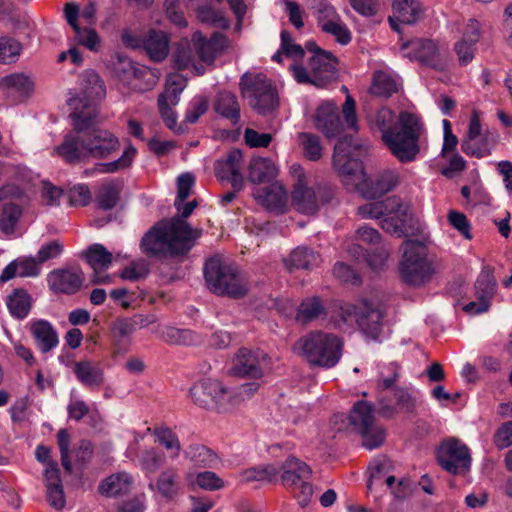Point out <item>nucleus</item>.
<instances>
[{
    "instance_id": "c85d7f7f",
    "label": "nucleus",
    "mask_w": 512,
    "mask_h": 512,
    "mask_svg": "<svg viewBox=\"0 0 512 512\" xmlns=\"http://www.w3.org/2000/svg\"><path fill=\"white\" fill-rule=\"evenodd\" d=\"M30 333L36 347L42 353H48L59 344V336L53 325L47 320H35L30 323Z\"/></svg>"
},
{
    "instance_id": "a18cd8bd",
    "label": "nucleus",
    "mask_w": 512,
    "mask_h": 512,
    "mask_svg": "<svg viewBox=\"0 0 512 512\" xmlns=\"http://www.w3.org/2000/svg\"><path fill=\"white\" fill-rule=\"evenodd\" d=\"M185 456L196 467H213L217 463V456L214 452L202 445H190L185 450Z\"/></svg>"
},
{
    "instance_id": "6e6552de",
    "label": "nucleus",
    "mask_w": 512,
    "mask_h": 512,
    "mask_svg": "<svg viewBox=\"0 0 512 512\" xmlns=\"http://www.w3.org/2000/svg\"><path fill=\"white\" fill-rule=\"evenodd\" d=\"M242 97L259 115L272 113L279 105L276 87L262 73H244L239 82Z\"/></svg>"
},
{
    "instance_id": "864d4df0",
    "label": "nucleus",
    "mask_w": 512,
    "mask_h": 512,
    "mask_svg": "<svg viewBox=\"0 0 512 512\" xmlns=\"http://www.w3.org/2000/svg\"><path fill=\"white\" fill-rule=\"evenodd\" d=\"M197 18L202 23H207L217 28L226 29L229 27V20L219 10L208 5H203L196 10Z\"/></svg>"
},
{
    "instance_id": "aec40b11",
    "label": "nucleus",
    "mask_w": 512,
    "mask_h": 512,
    "mask_svg": "<svg viewBox=\"0 0 512 512\" xmlns=\"http://www.w3.org/2000/svg\"><path fill=\"white\" fill-rule=\"evenodd\" d=\"M496 292V280L493 270L485 267L480 272L475 282V296L477 301L465 305L464 310L471 314L486 312L490 307L491 299Z\"/></svg>"
},
{
    "instance_id": "c9c22d12",
    "label": "nucleus",
    "mask_w": 512,
    "mask_h": 512,
    "mask_svg": "<svg viewBox=\"0 0 512 512\" xmlns=\"http://www.w3.org/2000/svg\"><path fill=\"white\" fill-rule=\"evenodd\" d=\"M133 477L127 472H119L107 477L99 487L101 494L112 497L125 495L130 492Z\"/></svg>"
},
{
    "instance_id": "e2e57ef3",
    "label": "nucleus",
    "mask_w": 512,
    "mask_h": 512,
    "mask_svg": "<svg viewBox=\"0 0 512 512\" xmlns=\"http://www.w3.org/2000/svg\"><path fill=\"white\" fill-rule=\"evenodd\" d=\"M322 31L335 37L341 45H347L351 41V32L339 17L338 20L325 23Z\"/></svg>"
},
{
    "instance_id": "9d476101",
    "label": "nucleus",
    "mask_w": 512,
    "mask_h": 512,
    "mask_svg": "<svg viewBox=\"0 0 512 512\" xmlns=\"http://www.w3.org/2000/svg\"><path fill=\"white\" fill-rule=\"evenodd\" d=\"M337 64L338 60L331 52H320L310 57L308 68L293 64L290 70L298 83L324 87L337 78Z\"/></svg>"
},
{
    "instance_id": "ddd939ff",
    "label": "nucleus",
    "mask_w": 512,
    "mask_h": 512,
    "mask_svg": "<svg viewBox=\"0 0 512 512\" xmlns=\"http://www.w3.org/2000/svg\"><path fill=\"white\" fill-rule=\"evenodd\" d=\"M339 317L346 324L356 322L363 333L372 339H377L382 329V310L367 300L361 301L358 305L345 304L341 306Z\"/></svg>"
},
{
    "instance_id": "a19ab883",
    "label": "nucleus",
    "mask_w": 512,
    "mask_h": 512,
    "mask_svg": "<svg viewBox=\"0 0 512 512\" xmlns=\"http://www.w3.org/2000/svg\"><path fill=\"white\" fill-rule=\"evenodd\" d=\"M326 308L319 297L304 299L298 307L296 320L301 324H308L326 315Z\"/></svg>"
},
{
    "instance_id": "13d9d810",
    "label": "nucleus",
    "mask_w": 512,
    "mask_h": 512,
    "mask_svg": "<svg viewBox=\"0 0 512 512\" xmlns=\"http://www.w3.org/2000/svg\"><path fill=\"white\" fill-rule=\"evenodd\" d=\"M173 62L177 69H187L193 62L194 54L188 41H181L176 44L173 52Z\"/></svg>"
},
{
    "instance_id": "4d7b16f0",
    "label": "nucleus",
    "mask_w": 512,
    "mask_h": 512,
    "mask_svg": "<svg viewBox=\"0 0 512 512\" xmlns=\"http://www.w3.org/2000/svg\"><path fill=\"white\" fill-rule=\"evenodd\" d=\"M393 202L388 201V198L383 201L366 203L358 207V214L363 218L383 219L387 216V209H392L390 206Z\"/></svg>"
},
{
    "instance_id": "0e129e2a",
    "label": "nucleus",
    "mask_w": 512,
    "mask_h": 512,
    "mask_svg": "<svg viewBox=\"0 0 512 512\" xmlns=\"http://www.w3.org/2000/svg\"><path fill=\"white\" fill-rule=\"evenodd\" d=\"M157 441L172 452V457L179 455L181 445L177 435L169 428H160L155 430Z\"/></svg>"
},
{
    "instance_id": "5fc2aeb1",
    "label": "nucleus",
    "mask_w": 512,
    "mask_h": 512,
    "mask_svg": "<svg viewBox=\"0 0 512 512\" xmlns=\"http://www.w3.org/2000/svg\"><path fill=\"white\" fill-rule=\"evenodd\" d=\"M298 137L304 156L307 159L317 161L322 157V146L317 135L301 132Z\"/></svg>"
},
{
    "instance_id": "f03ea898",
    "label": "nucleus",
    "mask_w": 512,
    "mask_h": 512,
    "mask_svg": "<svg viewBox=\"0 0 512 512\" xmlns=\"http://www.w3.org/2000/svg\"><path fill=\"white\" fill-rule=\"evenodd\" d=\"M373 129L382 132V141L401 162H410L420 151L419 138L423 129L420 118L408 111L394 112L386 107L377 110L369 119Z\"/></svg>"
},
{
    "instance_id": "58836bf2",
    "label": "nucleus",
    "mask_w": 512,
    "mask_h": 512,
    "mask_svg": "<svg viewBox=\"0 0 512 512\" xmlns=\"http://www.w3.org/2000/svg\"><path fill=\"white\" fill-rule=\"evenodd\" d=\"M159 337L169 345H194L199 342V337L190 329H179L165 326L157 331Z\"/></svg>"
},
{
    "instance_id": "f704fd0d",
    "label": "nucleus",
    "mask_w": 512,
    "mask_h": 512,
    "mask_svg": "<svg viewBox=\"0 0 512 512\" xmlns=\"http://www.w3.org/2000/svg\"><path fill=\"white\" fill-rule=\"evenodd\" d=\"M169 42L165 32L152 29L145 35L144 51L151 60L160 62L169 53Z\"/></svg>"
},
{
    "instance_id": "412c9836",
    "label": "nucleus",
    "mask_w": 512,
    "mask_h": 512,
    "mask_svg": "<svg viewBox=\"0 0 512 512\" xmlns=\"http://www.w3.org/2000/svg\"><path fill=\"white\" fill-rule=\"evenodd\" d=\"M266 354L260 350L241 348L232 360L231 374L239 377L260 378L263 375L262 362Z\"/></svg>"
},
{
    "instance_id": "a878e982",
    "label": "nucleus",
    "mask_w": 512,
    "mask_h": 512,
    "mask_svg": "<svg viewBox=\"0 0 512 512\" xmlns=\"http://www.w3.org/2000/svg\"><path fill=\"white\" fill-rule=\"evenodd\" d=\"M314 123L327 138H335L342 132L337 106L331 102H324L317 108Z\"/></svg>"
},
{
    "instance_id": "2f4dec72",
    "label": "nucleus",
    "mask_w": 512,
    "mask_h": 512,
    "mask_svg": "<svg viewBox=\"0 0 512 512\" xmlns=\"http://www.w3.org/2000/svg\"><path fill=\"white\" fill-rule=\"evenodd\" d=\"M73 371L77 380L90 389H98L105 382L103 369L92 361L84 360L76 362Z\"/></svg>"
},
{
    "instance_id": "1a4fd4ad",
    "label": "nucleus",
    "mask_w": 512,
    "mask_h": 512,
    "mask_svg": "<svg viewBox=\"0 0 512 512\" xmlns=\"http://www.w3.org/2000/svg\"><path fill=\"white\" fill-rule=\"evenodd\" d=\"M281 482L297 499L300 506H307L313 496V485L309 482L312 469L305 462L289 456L281 465Z\"/></svg>"
},
{
    "instance_id": "9b49d317",
    "label": "nucleus",
    "mask_w": 512,
    "mask_h": 512,
    "mask_svg": "<svg viewBox=\"0 0 512 512\" xmlns=\"http://www.w3.org/2000/svg\"><path fill=\"white\" fill-rule=\"evenodd\" d=\"M348 419L353 431L361 436L363 447L373 450L384 443L385 430L376 424L371 403L357 401L350 410Z\"/></svg>"
},
{
    "instance_id": "603ef678",
    "label": "nucleus",
    "mask_w": 512,
    "mask_h": 512,
    "mask_svg": "<svg viewBox=\"0 0 512 512\" xmlns=\"http://www.w3.org/2000/svg\"><path fill=\"white\" fill-rule=\"evenodd\" d=\"M186 78L178 73L167 76L165 90L160 95L169 98L172 105H177L180 100V94L186 87Z\"/></svg>"
},
{
    "instance_id": "e433bc0d",
    "label": "nucleus",
    "mask_w": 512,
    "mask_h": 512,
    "mask_svg": "<svg viewBox=\"0 0 512 512\" xmlns=\"http://www.w3.org/2000/svg\"><path fill=\"white\" fill-rule=\"evenodd\" d=\"M277 176V168L268 158H254L248 167V179L252 183H264Z\"/></svg>"
},
{
    "instance_id": "49530a36",
    "label": "nucleus",
    "mask_w": 512,
    "mask_h": 512,
    "mask_svg": "<svg viewBox=\"0 0 512 512\" xmlns=\"http://www.w3.org/2000/svg\"><path fill=\"white\" fill-rule=\"evenodd\" d=\"M308 5L321 29L325 23L338 20L339 18L336 9L327 0H309Z\"/></svg>"
},
{
    "instance_id": "5701e85b",
    "label": "nucleus",
    "mask_w": 512,
    "mask_h": 512,
    "mask_svg": "<svg viewBox=\"0 0 512 512\" xmlns=\"http://www.w3.org/2000/svg\"><path fill=\"white\" fill-rule=\"evenodd\" d=\"M393 16L388 21L393 30L400 32L399 23L415 24L423 19L425 8L420 0H393Z\"/></svg>"
},
{
    "instance_id": "7c9ffc66",
    "label": "nucleus",
    "mask_w": 512,
    "mask_h": 512,
    "mask_svg": "<svg viewBox=\"0 0 512 512\" xmlns=\"http://www.w3.org/2000/svg\"><path fill=\"white\" fill-rule=\"evenodd\" d=\"M255 200L268 210L284 212L287 204V193L280 183H273L253 192Z\"/></svg>"
},
{
    "instance_id": "39448f33",
    "label": "nucleus",
    "mask_w": 512,
    "mask_h": 512,
    "mask_svg": "<svg viewBox=\"0 0 512 512\" xmlns=\"http://www.w3.org/2000/svg\"><path fill=\"white\" fill-rule=\"evenodd\" d=\"M204 278L209 291L218 296L241 299L249 292L246 277L236 266L218 256L205 262Z\"/></svg>"
},
{
    "instance_id": "79ce46f5",
    "label": "nucleus",
    "mask_w": 512,
    "mask_h": 512,
    "mask_svg": "<svg viewBox=\"0 0 512 512\" xmlns=\"http://www.w3.org/2000/svg\"><path fill=\"white\" fill-rule=\"evenodd\" d=\"M122 185L117 181H109L101 185L95 201L97 206L102 210H111L119 202Z\"/></svg>"
},
{
    "instance_id": "09e8293b",
    "label": "nucleus",
    "mask_w": 512,
    "mask_h": 512,
    "mask_svg": "<svg viewBox=\"0 0 512 512\" xmlns=\"http://www.w3.org/2000/svg\"><path fill=\"white\" fill-rule=\"evenodd\" d=\"M483 135L484 134L481 133V124H480L479 115L476 111H473L472 116L470 118L467 135L461 143V150L464 153H473L474 152L475 154H478V155H481V153H479V152H482V153L487 152V149H477L476 151L473 149L474 148L473 139L479 138L480 136H483Z\"/></svg>"
},
{
    "instance_id": "dca6fc26",
    "label": "nucleus",
    "mask_w": 512,
    "mask_h": 512,
    "mask_svg": "<svg viewBox=\"0 0 512 512\" xmlns=\"http://www.w3.org/2000/svg\"><path fill=\"white\" fill-rule=\"evenodd\" d=\"M401 51L410 60H416L423 65L436 70H444L446 61L441 56L436 43L430 39H413L402 43Z\"/></svg>"
},
{
    "instance_id": "6ab92c4d",
    "label": "nucleus",
    "mask_w": 512,
    "mask_h": 512,
    "mask_svg": "<svg viewBox=\"0 0 512 512\" xmlns=\"http://www.w3.org/2000/svg\"><path fill=\"white\" fill-rule=\"evenodd\" d=\"M64 17L74 31V40L78 45L92 52L100 50L102 40L97 31L91 26L81 27L79 25V6L76 3L65 4Z\"/></svg>"
},
{
    "instance_id": "338daca9",
    "label": "nucleus",
    "mask_w": 512,
    "mask_h": 512,
    "mask_svg": "<svg viewBox=\"0 0 512 512\" xmlns=\"http://www.w3.org/2000/svg\"><path fill=\"white\" fill-rule=\"evenodd\" d=\"M259 388L257 382H249L240 385L235 389H229V405L230 409L238 405L241 401L251 397Z\"/></svg>"
},
{
    "instance_id": "6e6d98bb",
    "label": "nucleus",
    "mask_w": 512,
    "mask_h": 512,
    "mask_svg": "<svg viewBox=\"0 0 512 512\" xmlns=\"http://www.w3.org/2000/svg\"><path fill=\"white\" fill-rule=\"evenodd\" d=\"M390 468V462L388 459H377L370 466L371 474L367 483V490L373 491L374 486H383L386 478V473Z\"/></svg>"
},
{
    "instance_id": "4c0bfd02",
    "label": "nucleus",
    "mask_w": 512,
    "mask_h": 512,
    "mask_svg": "<svg viewBox=\"0 0 512 512\" xmlns=\"http://www.w3.org/2000/svg\"><path fill=\"white\" fill-rule=\"evenodd\" d=\"M287 269H310L319 263V255L307 247H298L284 260Z\"/></svg>"
},
{
    "instance_id": "4be33fe9",
    "label": "nucleus",
    "mask_w": 512,
    "mask_h": 512,
    "mask_svg": "<svg viewBox=\"0 0 512 512\" xmlns=\"http://www.w3.org/2000/svg\"><path fill=\"white\" fill-rule=\"evenodd\" d=\"M84 273L79 267L55 269L48 274L47 282L55 293L75 294L84 282Z\"/></svg>"
},
{
    "instance_id": "052dcab7",
    "label": "nucleus",
    "mask_w": 512,
    "mask_h": 512,
    "mask_svg": "<svg viewBox=\"0 0 512 512\" xmlns=\"http://www.w3.org/2000/svg\"><path fill=\"white\" fill-rule=\"evenodd\" d=\"M21 44L12 38H0V62L4 64L12 63L19 56Z\"/></svg>"
},
{
    "instance_id": "ea45409f",
    "label": "nucleus",
    "mask_w": 512,
    "mask_h": 512,
    "mask_svg": "<svg viewBox=\"0 0 512 512\" xmlns=\"http://www.w3.org/2000/svg\"><path fill=\"white\" fill-rule=\"evenodd\" d=\"M10 314L16 319H24L28 316L31 306V296L25 289H15L6 301Z\"/></svg>"
},
{
    "instance_id": "b1692460",
    "label": "nucleus",
    "mask_w": 512,
    "mask_h": 512,
    "mask_svg": "<svg viewBox=\"0 0 512 512\" xmlns=\"http://www.w3.org/2000/svg\"><path fill=\"white\" fill-rule=\"evenodd\" d=\"M81 257L93 269V284H106L110 282V276H103L101 273L109 268L113 255L103 245L97 243L90 245L86 251L82 252Z\"/></svg>"
},
{
    "instance_id": "7ed1b4c3",
    "label": "nucleus",
    "mask_w": 512,
    "mask_h": 512,
    "mask_svg": "<svg viewBox=\"0 0 512 512\" xmlns=\"http://www.w3.org/2000/svg\"><path fill=\"white\" fill-rule=\"evenodd\" d=\"M120 149L119 139L106 129H89L77 134H67L55 147L56 154L68 164H78L89 159H105Z\"/></svg>"
},
{
    "instance_id": "72a5a7b5",
    "label": "nucleus",
    "mask_w": 512,
    "mask_h": 512,
    "mask_svg": "<svg viewBox=\"0 0 512 512\" xmlns=\"http://www.w3.org/2000/svg\"><path fill=\"white\" fill-rule=\"evenodd\" d=\"M214 110L227 119L233 126L240 122V104L235 94L221 91L214 101Z\"/></svg>"
},
{
    "instance_id": "cd10ccee",
    "label": "nucleus",
    "mask_w": 512,
    "mask_h": 512,
    "mask_svg": "<svg viewBox=\"0 0 512 512\" xmlns=\"http://www.w3.org/2000/svg\"><path fill=\"white\" fill-rule=\"evenodd\" d=\"M44 480L49 505L56 510L63 509L66 501L60 470L56 461L48 462V466L44 470Z\"/></svg>"
},
{
    "instance_id": "774afa93",
    "label": "nucleus",
    "mask_w": 512,
    "mask_h": 512,
    "mask_svg": "<svg viewBox=\"0 0 512 512\" xmlns=\"http://www.w3.org/2000/svg\"><path fill=\"white\" fill-rule=\"evenodd\" d=\"M18 267L19 277H36L41 270V263L38 258L24 257L15 260Z\"/></svg>"
},
{
    "instance_id": "3c124183",
    "label": "nucleus",
    "mask_w": 512,
    "mask_h": 512,
    "mask_svg": "<svg viewBox=\"0 0 512 512\" xmlns=\"http://www.w3.org/2000/svg\"><path fill=\"white\" fill-rule=\"evenodd\" d=\"M21 215L22 209L19 205L14 203L5 204L0 215V228L2 232L7 235L12 234Z\"/></svg>"
},
{
    "instance_id": "de8ad7c7",
    "label": "nucleus",
    "mask_w": 512,
    "mask_h": 512,
    "mask_svg": "<svg viewBox=\"0 0 512 512\" xmlns=\"http://www.w3.org/2000/svg\"><path fill=\"white\" fill-rule=\"evenodd\" d=\"M135 155L136 149L133 146H129L117 160L107 163H98L93 170L105 174L126 169L131 165Z\"/></svg>"
},
{
    "instance_id": "423d86ee",
    "label": "nucleus",
    "mask_w": 512,
    "mask_h": 512,
    "mask_svg": "<svg viewBox=\"0 0 512 512\" xmlns=\"http://www.w3.org/2000/svg\"><path fill=\"white\" fill-rule=\"evenodd\" d=\"M302 357L311 365L334 367L341 359L343 343L331 333L310 332L298 341Z\"/></svg>"
},
{
    "instance_id": "f257e3e1",
    "label": "nucleus",
    "mask_w": 512,
    "mask_h": 512,
    "mask_svg": "<svg viewBox=\"0 0 512 512\" xmlns=\"http://www.w3.org/2000/svg\"><path fill=\"white\" fill-rule=\"evenodd\" d=\"M198 203H181V215L165 219L154 225L141 239L142 252L149 257L177 258L186 255L202 235V229L193 228L185 220Z\"/></svg>"
},
{
    "instance_id": "393cba45",
    "label": "nucleus",
    "mask_w": 512,
    "mask_h": 512,
    "mask_svg": "<svg viewBox=\"0 0 512 512\" xmlns=\"http://www.w3.org/2000/svg\"><path fill=\"white\" fill-rule=\"evenodd\" d=\"M395 405L385 397L379 399V414L385 418H393L399 411L413 413L416 407V399L404 387H395L392 391Z\"/></svg>"
},
{
    "instance_id": "20e7f679",
    "label": "nucleus",
    "mask_w": 512,
    "mask_h": 512,
    "mask_svg": "<svg viewBox=\"0 0 512 512\" xmlns=\"http://www.w3.org/2000/svg\"><path fill=\"white\" fill-rule=\"evenodd\" d=\"M80 92L71 94L67 104L72 109L70 118L76 132H83L98 123L96 101L105 95V86L93 70H85L79 77Z\"/></svg>"
},
{
    "instance_id": "bb28decb",
    "label": "nucleus",
    "mask_w": 512,
    "mask_h": 512,
    "mask_svg": "<svg viewBox=\"0 0 512 512\" xmlns=\"http://www.w3.org/2000/svg\"><path fill=\"white\" fill-rule=\"evenodd\" d=\"M397 182V175L387 171L380 174L375 179H366L364 177L361 182L355 184V188L364 198L376 199L391 191L397 185Z\"/></svg>"
},
{
    "instance_id": "a211bd4d",
    "label": "nucleus",
    "mask_w": 512,
    "mask_h": 512,
    "mask_svg": "<svg viewBox=\"0 0 512 512\" xmlns=\"http://www.w3.org/2000/svg\"><path fill=\"white\" fill-rule=\"evenodd\" d=\"M388 201L393 202L390 205L392 209H387V216L380 222L381 228L398 237L407 235L408 231L414 228L410 206L396 197L388 198Z\"/></svg>"
},
{
    "instance_id": "f3484780",
    "label": "nucleus",
    "mask_w": 512,
    "mask_h": 512,
    "mask_svg": "<svg viewBox=\"0 0 512 512\" xmlns=\"http://www.w3.org/2000/svg\"><path fill=\"white\" fill-rule=\"evenodd\" d=\"M352 137L344 136L338 140L334 147L333 166L338 173L353 180V185L361 182L365 177L362 163L350 157Z\"/></svg>"
},
{
    "instance_id": "8fccbe9b",
    "label": "nucleus",
    "mask_w": 512,
    "mask_h": 512,
    "mask_svg": "<svg viewBox=\"0 0 512 512\" xmlns=\"http://www.w3.org/2000/svg\"><path fill=\"white\" fill-rule=\"evenodd\" d=\"M397 91V84L388 74L379 71L374 74L370 92L380 97H389Z\"/></svg>"
},
{
    "instance_id": "f8f14e48",
    "label": "nucleus",
    "mask_w": 512,
    "mask_h": 512,
    "mask_svg": "<svg viewBox=\"0 0 512 512\" xmlns=\"http://www.w3.org/2000/svg\"><path fill=\"white\" fill-rule=\"evenodd\" d=\"M400 273L402 280L411 286H420L430 280L434 269L421 244L413 241L404 244Z\"/></svg>"
},
{
    "instance_id": "680f3d73",
    "label": "nucleus",
    "mask_w": 512,
    "mask_h": 512,
    "mask_svg": "<svg viewBox=\"0 0 512 512\" xmlns=\"http://www.w3.org/2000/svg\"><path fill=\"white\" fill-rule=\"evenodd\" d=\"M194 182L195 177L192 173L187 172L178 176L177 197L174 202V206L178 211L181 210V203L184 202L189 197Z\"/></svg>"
},
{
    "instance_id": "0eeeda50",
    "label": "nucleus",
    "mask_w": 512,
    "mask_h": 512,
    "mask_svg": "<svg viewBox=\"0 0 512 512\" xmlns=\"http://www.w3.org/2000/svg\"><path fill=\"white\" fill-rule=\"evenodd\" d=\"M291 171L295 183L291 193V202L295 210L302 214L313 215L320 206L331 202L334 197V189L329 184H318L309 187L303 168L300 165H292Z\"/></svg>"
},
{
    "instance_id": "37998d69",
    "label": "nucleus",
    "mask_w": 512,
    "mask_h": 512,
    "mask_svg": "<svg viewBox=\"0 0 512 512\" xmlns=\"http://www.w3.org/2000/svg\"><path fill=\"white\" fill-rule=\"evenodd\" d=\"M243 155L239 149L231 150L224 158L215 163L216 177L223 181L241 170Z\"/></svg>"
},
{
    "instance_id": "c03bdc74",
    "label": "nucleus",
    "mask_w": 512,
    "mask_h": 512,
    "mask_svg": "<svg viewBox=\"0 0 512 512\" xmlns=\"http://www.w3.org/2000/svg\"><path fill=\"white\" fill-rule=\"evenodd\" d=\"M179 474L175 468H167L162 471L156 482L158 492L166 498L174 497L179 490Z\"/></svg>"
},
{
    "instance_id": "4468645a",
    "label": "nucleus",
    "mask_w": 512,
    "mask_h": 512,
    "mask_svg": "<svg viewBox=\"0 0 512 512\" xmlns=\"http://www.w3.org/2000/svg\"><path fill=\"white\" fill-rule=\"evenodd\" d=\"M190 396L196 405L208 410L225 412L230 409L229 389L217 380L203 379L196 382L190 389Z\"/></svg>"
},
{
    "instance_id": "bf43d9fd",
    "label": "nucleus",
    "mask_w": 512,
    "mask_h": 512,
    "mask_svg": "<svg viewBox=\"0 0 512 512\" xmlns=\"http://www.w3.org/2000/svg\"><path fill=\"white\" fill-rule=\"evenodd\" d=\"M400 368L395 363H390L386 367H384L379 374V380L377 383V388L379 391H386L388 389H391L393 391V388L396 386L394 385L399 377H400Z\"/></svg>"
},
{
    "instance_id": "c756f323",
    "label": "nucleus",
    "mask_w": 512,
    "mask_h": 512,
    "mask_svg": "<svg viewBox=\"0 0 512 512\" xmlns=\"http://www.w3.org/2000/svg\"><path fill=\"white\" fill-rule=\"evenodd\" d=\"M0 88L8 96L17 101H23L30 97L34 91V82L24 73H13L0 79Z\"/></svg>"
},
{
    "instance_id": "473e14b6",
    "label": "nucleus",
    "mask_w": 512,
    "mask_h": 512,
    "mask_svg": "<svg viewBox=\"0 0 512 512\" xmlns=\"http://www.w3.org/2000/svg\"><path fill=\"white\" fill-rule=\"evenodd\" d=\"M193 42L199 58L208 64L213 63L216 55L223 49L225 37L214 33L210 39H205L199 32L193 35Z\"/></svg>"
},
{
    "instance_id": "2eb2a0df",
    "label": "nucleus",
    "mask_w": 512,
    "mask_h": 512,
    "mask_svg": "<svg viewBox=\"0 0 512 512\" xmlns=\"http://www.w3.org/2000/svg\"><path fill=\"white\" fill-rule=\"evenodd\" d=\"M439 465L452 474L469 470L471 456L469 448L458 439H449L441 444L437 454Z\"/></svg>"
},
{
    "instance_id": "69168bd1",
    "label": "nucleus",
    "mask_w": 512,
    "mask_h": 512,
    "mask_svg": "<svg viewBox=\"0 0 512 512\" xmlns=\"http://www.w3.org/2000/svg\"><path fill=\"white\" fill-rule=\"evenodd\" d=\"M280 473L278 464H267L252 468L246 472V478L249 481H271Z\"/></svg>"
}]
</instances>
